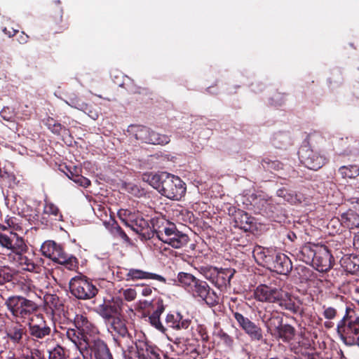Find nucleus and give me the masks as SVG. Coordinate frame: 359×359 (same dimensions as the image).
Returning <instances> with one entry per match:
<instances>
[{"instance_id": "obj_24", "label": "nucleus", "mask_w": 359, "mask_h": 359, "mask_svg": "<svg viewBox=\"0 0 359 359\" xmlns=\"http://www.w3.org/2000/svg\"><path fill=\"white\" fill-rule=\"evenodd\" d=\"M120 310L119 305L116 302L104 301L95 309V312L104 320L105 323H107L119 314Z\"/></svg>"}, {"instance_id": "obj_28", "label": "nucleus", "mask_w": 359, "mask_h": 359, "mask_svg": "<svg viewBox=\"0 0 359 359\" xmlns=\"http://www.w3.org/2000/svg\"><path fill=\"white\" fill-rule=\"evenodd\" d=\"M128 274H129V281H136L138 280H143V279H153L156 280L159 282H161L163 283H166L165 278L158 274L150 273L148 271H144L141 269H128Z\"/></svg>"}, {"instance_id": "obj_7", "label": "nucleus", "mask_w": 359, "mask_h": 359, "mask_svg": "<svg viewBox=\"0 0 359 359\" xmlns=\"http://www.w3.org/2000/svg\"><path fill=\"white\" fill-rule=\"evenodd\" d=\"M40 250L43 256L63 265L68 270L76 271L79 268L78 259L72 255L66 253L63 248L53 241H45Z\"/></svg>"}, {"instance_id": "obj_22", "label": "nucleus", "mask_w": 359, "mask_h": 359, "mask_svg": "<svg viewBox=\"0 0 359 359\" xmlns=\"http://www.w3.org/2000/svg\"><path fill=\"white\" fill-rule=\"evenodd\" d=\"M273 258L269 269L283 275H287L291 271L292 269V262L286 255L276 251Z\"/></svg>"}, {"instance_id": "obj_46", "label": "nucleus", "mask_w": 359, "mask_h": 359, "mask_svg": "<svg viewBox=\"0 0 359 359\" xmlns=\"http://www.w3.org/2000/svg\"><path fill=\"white\" fill-rule=\"evenodd\" d=\"M111 233L121 239H122L126 243L131 244V240L126 233V232L121 229V227L116 223L114 222L111 229Z\"/></svg>"}, {"instance_id": "obj_61", "label": "nucleus", "mask_w": 359, "mask_h": 359, "mask_svg": "<svg viewBox=\"0 0 359 359\" xmlns=\"http://www.w3.org/2000/svg\"><path fill=\"white\" fill-rule=\"evenodd\" d=\"M156 309L154 311V312L152 313V314L161 316V315L163 313V311L165 310L163 300H161V299L158 300L156 303Z\"/></svg>"}, {"instance_id": "obj_57", "label": "nucleus", "mask_w": 359, "mask_h": 359, "mask_svg": "<svg viewBox=\"0 0 359 359\" xmlns=\"http://www.w3.org/2000/svg\"><path fill=\"white\" fill-rule=\"evenodd\" d=\"M124 299L128 302L133 301L137 296V292L135 289L128 288L123 292Z\"/></svg>"}, {"instance_id": "obj_49", "label": "nucleus", "mask_w": 359, "mask_h": 359, "mask_svg": "<svg viewBox=\"0 0 359 359\" xmlns=\"http://www.w3.org/2000/svg\"><path fill=\"white\" fill-rule=\"evenodd\" d=\"M4 222L12 231H19L22 229L21 225L18 223V219L15 217L7 215Z\"/></svg>"}, {"instance_id": "obj_47", "label": "nucleus", "mask_w": 359, "mask_h": 359, "mask_svg": "<svg viewBox=\"0 0 359 359\" xmlns=\"http://www.w3.org/2000/svg\"><path fill=\"white\" fill-rule=\"evenodd\" d=\"M215 335L219 338L222 343L228 347H231L233 346L234 340L233 338L224 332L222 329L218 330L216 332L214 333Z\"/></svg>"}, {"instance_id": "obj_44", "label": "nucleus", "mask_w": 359, "mask_h": 359, "mask_svg": "<svg viewBox=\"0 0 359 359\" xmlns=\"http://www.w3.org/2000/svg\"><path fill=\"white\" fill-rule=\"evenodd\" d=\"M0 359H36L33 353L31 354H22L18 355L13 351H1L0 353Z\"/></svg>"}, {"instance_id": "obj_14", "label": "nucleus", "mask_w": 359, "mask_h": 359, "mask_svg": "<svg viewBox=\"0 0 359 359\" xmlns=\"http://www.w3.org/2000/svg\"><path fill=\"white\" fill-rule=\"evenodd\" d=\"M232 314L239 327L248 334L252 341H259L263 339L262 329L259 325L238 311H232Z\"/></svg>"}, {"instance_id": "obj_35", "label": "nucleus", "mask_w": 359, "mask_h": 359, "mask_svg": "<svg viewBox=\"0 0 359 359\" xmlns=\"http://www.w3.org/2000/svg\"><path fill=\"white\" fill-rule=\"evenodd\" d=\"M25 253L26 252L15 254L18 257L19 264L24 270L30 272H39L40 269L39 266L35 264L32 258H29L27 255H25Z\"/></svg>"}, {"instance_id": "obj_17", "label": "nucleus", "mask_w": 359, "mask_h": 359, "mask_svg": "<svg viewBox=\"0 0 359 359\" xmlns=\"http://www.w3.org/2000/svg\"><path fill=\"white\" fill-rule=\"evenodd\" d=\"M137 140L143 142L165 145L170 142V137L167 135L160 134L146 126L139 127L135 133Z\"/></svg>"}, {"instance_id": "obj_15", "label": "nucleus", "mask_w": 359, "mask_h": 359, "mask_svg": "<svg viewBox=\"0 0 359 359\" xmlns=\"http://www.w3.org/2000/svg\"><path fill=\"white\" fill-rule=\"evenodd\" d=\"M107 325L108 331L114 336V338L118 346H121V342L118 341L116 337H121L126 339L127 346L130 348V343H133L132 335L129 333L128 328L126 325L125 320L121 319L119 316H116L109 322L106 323Z\"/></svg>"}, {"instance_id": "obj_11", "label": "nucleus", "mask_w": 359, "mask_h": 359, "mask_svg": "<svg viewBox=\"0 0 359 359\" xmlns=\"http://www.w3.org/2000/svg\"><path fill=\"white\" fill-rule=\"evenodd\" d=\"M28 332L35 341L43 340L51 336L52 329L42 314H35L27 320Z\"/></svg>"}, {"instance_id": "obj_60", "label": "nucleus", "mask_w": 359, "mask_h": 359, "mask_svg": "<svg viewBox=\"0 0 359 359\" xmlns=\"http://www.w3.org/2000/svg\"><path fill=\"white\" fill-rule=\"evenodd\" d=\"M67 103L69 106L74 107L76 109H81V108H83V107H84V103L83 102H81L79 99H78L77 97L70 98L69 102L67 101Z\"/></svg>"}, {"instance_id": "obj_18", "label": "nucleus", "mask_w": 359, "mask_h": 359, "mask_svg": "<svg viewBox=\"0 0 359 359\" xmlns=\"http://www.w3.org/2000/svg\"><path fill=\"white\" fill-rule=\"evenodd\" d=\"M255 297L262 302L276 303L280 298L282 290L271 284H260L255 290Z\"/></svg>"}, {"instance_id": "obj_5", "label": "nucleus", "mask_w": 359, "mask_h": 359, "mask_svg": "<svg viewBox=\"0 0 359 359\" xmlns=\"http://www.w3.org/2000/svg\"><path fill=\"white\" fill-rule=\"evenodd\" d=\"M268 333L276 339L289 343L296 335L295 328L290 324H283V318L278 311L265 313L262 317Z\"/></svg>"}, {"instance_id": "obj_26", "label": "nucleus", "mask_w": 359, "mask_h": 359, "mask_svg": "<svg viewBox=\"0 0 359 359\" xmlns=\"http://www.w3.org/2000/svg\"><path fill=\"white\" fill-rule=\"evenodd\" d=\"M151 223L152 225L151 238H154L156 236L158 240L161 239V236L166 233V231L168 230L173 224L162 217H156L152 218Z\"/></svg>"}, {"instance_id": "obj_58", "label": "nucleus", "mask_w": 359, "mask_h": 359, "mask_svg": "<svg viewBox=\"0 0 359 359\" xmlns=\"http://www.w3.org/2000/svg\"><path fill=\"white\" fill-rule=\"evenodd\" d=\"M284 94L276 92L271 99V104L275 105H281L284 102Z\"/></svg>"}, {"instance_id": "obj_2", "label": "nucleus", "mask_w": 359, "mask_h": 359, "mask_svg": "<svg viewBox=\"0 0 359 359\" xmlns=\"http://www.w3.org/2000/svg\"><path fill=\"white\" fill-rule=\"evenodd\" d=\"M177 280L193 297L204 302L209 307H214L219 304V296L212 290L208 283L194 275L180 272Z\"/></svg>"}, {"instance_id": "obj_64", "label": "nucleus", "mask_w": 359, "mask_h": 359, "mask_svg": "<svg viewBox=\"0 0 359 359\" xmlns=\"http://www.w3.org/2000/svg\"><path fill=\"white\" fill-rule=\"evenodd\" d=\"M348 201L352 204L353 208L359 212V197H351Z\"/></svg>"}, {"instance_id": "obj_51", "label": "nucleus", "mask_w": 359, "mask_h": 359, "mask_svg": "<svg viewBox=\"0 0 359 359\" xmlns=\"http://www.w3.org/2000/svg\"><path fill=\"white\" fill-rule=\"evenodd\" d=\"M149 320L152 326L163 333L165 332L166 328H165L161 323L160 320V316L151 313V315L149 317Z\"/></svg>"}, {"instance_id": "obj_10", "label": "nucleus", "mask_w": 359, "mask_h": 359, "mask_svg": "<svg viewBox=\"0 0 359 359\" xmlns=\"http://www.w3.org/2000/svg\"><path fill=\"white\" fill-rule=\"evenodd\" d=\"M70 293L76 299L87 300L95 297L98 293V289L85 276H75L69 283Z\"/></svg>"}, {"instance_id": "obj_23", "label": "nucleus", "mask_w": 359, "mask_h": 359, "mask_svg": "<svg viewBox=\"0 0 359 359\" xmlns=\"http://www.w3.org/2000/svg\"><path fill=\"white\" fill-rule=\"evenodd\" d=\"M276 250L271 248H264L261 245H255L252 250V255L256 262L261 266L269 268L272 264Z\"/></svg>"}, {"instance_id": "obj_42", "label": "nucleus", "mask_w": 359, "mask_h": 359, "mask_svg": "<svg viewBox=\"0 0 359 359\" xmlns=\"http://www.w3.org/2000/svg\"><path fill=\"white\" fill-rule=\"evenodd\" d=\"M66 351L61 345L57 344L48 351V359H67Z\"/></svg>"}, {"instance_id": "obj_63", "label": "nucleus", "mask_w": 359, "mask_h": 359, "mask_svg": "<svg viewBox=\"0 0 359 359\" xmlns=\"http://www.w3.org/2000/svg\"><path fill=\"white\" fill-rule=\"evenodd\" d=\"M65 130V128L60 123H56L55 125L52 128V133L56 135H60L62 130Z\"/></svg>"}, {"instance_id": "obj_21", "label": "nucleus", "mask_w": 359, "mask_h": 359, "mask_svg": "<svg viewBox=\"0 0 359 359\" xmlns=\"http://www.w3.org/2000/svg\"><path fill=\"white\" fill-rule=\"evenodd\" d=\"M22 323L15 320L6 327V335L8 339L13 344H22L24 338L27 337V330Z\"/></svg>"}, {"instance_id": "obj_9", "label": "nucleus", "mask_w": 359, "mask_h": 359, "mask_svg": "<svg viewBox=\"0 0 359 359\" xmlns=\"http://www.w3.org/2000/svg\"><path fill=\"white\" fill-rule=\"evenodd\" d=\"M204 277L220 291L226 292L231 287V280L236 270L231 268L205 267L202 269Z\"/></svg>"}, {"instance_id": "obj_52", "label": "nucleus", "mask_w": 359, "mask_h": 359, "mask_svg": "<svg viewBox=\"0 0 359 359\" xmlns=\"http://www.w3.org/2000/svg\"><path fill=\"white\" fill-rule=\"evenodd\" d=\"M196 331L199 336L201 337V339L203 341L207 343L210 338L208 332V330L206 327L203 325H198L196 328Z\"/></svg>"}, {"instance_id": "obj_39", "label": "nucleus", "mask_w": 359, "mask_h": 359, "mask_svg": "<svg viewBox=\"0 0 359 359\" xmlns=\"http://www.w3.org/2000/svg\"><path fill=\"white\" fill-rule=\"evenodd\" d=\"M66 175L70 180L81 187L86 188L90 185V181L88 178L79 174L76 167H74V170L68 169V172Z\"/></svg>"}, {"instance_id": "obj_33", "label": "nucleus", "mask_w": 359, "mask_h": 359, "mask_svg": "<svg viewBox=\"0 0 359 359\" xmlns=\"http://www.w3.org/2000/svg\"><path fill=\"white\" fill-rule=\"evenodd\" d=\"M118 215L123 224L128 227H130L137 220V218L142 216L140 212L132 211L128 209H120Z\"/></svg>"}, {"instance_id": "obj_41", "label": "nucleus", "mask_w": 359, "mask_h": 359, "mask_svg": "<svg viewBox=\"0 0 359 359\" xmlns=\"http://www.w3.org/2000/svg\"><path fill=\"white\" fill-rule=\"evenodd\" d=\"M339 173L343 178H354L359 175V168L355 165L341 166L339 169Z\"/></svg>"}, {"instance_id": "obj_38", "label": "nucleus", "mask_w": 359, "mask_h": 359, "mask_svg": "<svg viewBox=\"0 0 359 359\" xmlns=\"http://www.w3.org/2000/svg\"><path fill=\"white\" fill-rule=\"evenodd\" d=\"M352 141V137L337 138L334 142V149H337L340 154L348 155L351 152L350 143Z\"/></svg>"}, {"instance_id": "obj_43", "label": "nucleus", "mask_w": 359, "mask_h": 359, "mask_svg": "<svg viewBox=\"0 0 359 359\" xmlns=\"http://www.w3.org/2000/svg\"><path fill=\"white\" fill-rule=\"evenodd\" d=\"M290 140L289 134L283 132H278L274 134L273 144L277 148L281 149Z\"/></svg>"}, {"instance_id": "obj_54", "label": "nucleus", "mask_w": 359, "mask_h": 359, "mask_svg": "<svg viewBox=\"0 0 359 359\" xmlns=\"http://www.w3.org/2000/svg\"><path fill=\"white\" fill-rule=\"evenodd\" d=\"M1 117L7 121H11L14 117V111L9 107H4L0 112Z\"/></svg>"}, {"instance_id": "obj_59", "label": "nucleus", "mask_w": 359, "mask_h": 359, "mask_svg": "<svg viewBox=\"0 0 359 359\" xmlns=\"http://www.w3.org/2000/svg\"><path fill=\"white\" fill-rule=\"evenodd\" d=\"M128 269L126 268H118L116 272V276L120 280L129 281Z\"/></svg>"}, {"instance_id": "obj_34", "label": "nucleus", "mask_w": 359, "mask_h": 359, "mask_svg": "<svg viewBox=\"0 0 359 359\" xmlns=\"http://www.w3.org/2000/svg\"><path fill=\"white\" fill-rule=\"evenodd\" d=\"M63 11L61 8H58L54 15L51 17V27L54 33H61L69 27L68 23H62Z\"/></svg>"}, {"instance_id": "obj_62", "label": "nucleus", "mask_w": 359, "mask_h": 359, "mask_svg": "<svg viewBox=\"0 0 359 359\" xmlns=\"http://www.w3.org/2000/svg\"><path fill=\"white\" fill-rule=\"evenodd\" d=\"M285 198L291 203H297L302 200V196L295 194H290L285 196Z\"/></svg>"}, {"instance_id": "obj_29", "label": "nucleus", "mask_w": 359, "mask_h": 359, "mask_svg": "<svg viewBox=\"0 0 359 359\" xmlns=\"http://www.w3.org/2000/svg\"><path fill=\"white\" fill-rule=\"evenodd\" d=\"M341 225L348 229L359 228V212L354 208L349 209L340 216Z\"/></svg>"}, {"instance_id": "obj_48", "label": "nucleus", "mask_w": 359, "mask_h": 359, "mask_svg": "<svg viewBox=\"0 0 359 359\" xmlns=\"http://www.w3.org/2000/svg\"><path fill=\"white\" fill-rule=\"evenodd\" d=\"M262 165L264 169L278 170L282 168V163L278 161H271L267 158L262 161Z\"/></svg>"}, {"instance_id": "obj_36", "label": "nucleus", "mask_w": 359, "mask_h": 359, "mask_svg": "<svg viewBox=\"0 0 359 359\" xmlns=\"http://www.w3.org/2000/svg\"><path fill=\"white\" fill-rule=\"evenodd\" d=\"M43 215L50 217L52 221H62V215L59 208L52 203H46L43 208Z\"/></svg>"}, {"instance_id": "obj_53", "label": "nucleus", "mask_w": 359, "mask_h": 359, "mask_svg": "<svg viewBox=\"0 0 359 359\" xmlns=\"http://www.w3.org/2000/svg\"><path fill=\"white\" fill-rule=\"evenodd\" d=\"M80 110L83 111L93 120H96L98 118V112L95 109H94L91 105H88V104L84 103L83 108H81Z\"/></svg>"}, {"instance_id": "obj_50", "label": "nucleus", "mask_w": 359, "mask_h": 359, "mask_svg": "<svg viewBox=\"0 0 359 359\" xmlns=\"http://www.w3.org/2000/svg\"><path fill=\"white\" fill-rule=\"evenodd\" d=\"M179 319H180V313H168L166 316L165 323L169 327L175 330L176 327H179V324L177 323Z\"/></svg>"}, {"instance_id": "obj_4", "label": "nucleus", "mask_w": 359, "mask_h": 359, "mask_svg": "<svg viewBox=\"0 0 359 359\" xmlns=\"http://www.w3.org/2000/svg\"><path fill=\"white\" fill-rule=\"evenodd\" d=\"M7 310L15 320L25 323L39 310V304L22 295L12 294L4 302Z\"/></svg>"}, {"instance_id": "obj_55", "label": "nucleus", "mask_w": 359, "mask_h": 359, "mask_svg": "<svg viewBox=\"0 0 359 359\" xmlns=\"http://www.w3.org/2000/svg\"><path fill=\"white\" fill-rule=\"evenodd\" d=\"M323 308L324 309L323 315L325 318L332 320L337 316V311L334 308L331 306L325 307V306H323Z\"/></svg>"}, {"instance_id": "obj_3", "label": "nucleus", "mask_w": 359, "mask_h": 359, "mask_svg": "<svg viewBox=\"0 0 359 359\" xmlns=\"http://www.w3.org/2000/svg\"><path fill=\"white\" fill-rule=\"evenodd\" d=\"M67 319L73 323L75 328H68L66 330V337L74 345L83 339L95 337V334H100L99 328L86 312L79 311L72 315L68 313Z\"/></svg>"}, {"instance_id": "obj_32", "label": "nucleus", "mask_w": 359, "mask_h": 359, "mask_svg": "<svg viewBox=\"0 0 359 359\" xmlns=\"http://www.w3.org/2000/svg\"><path fill=\"white\" fill-rule=\"evenodd\" d=\"M341 264L345 271L350 273L359 272V255H349L344 257Z\"/></svg>"}, {"instance_id": "obj_40", "label": "nucleus", "mask_w": 359, "mask_h": 359, "mask_svg": "<svg viewBox=\"0 0 359 359\" xmlns=\"http://www.w3.org/2000/svg\"><path fill=\"white\" fill-rule=\"evenodd\" d=\"M44 302L52 310L60 311L63 307V302L55 294H46Z\"/></svg>"}, {"instance_id": "obj_19", "label": "nucleus", "mask_w": 359, "mask_h": 359, "mask_svg": "<svg viewBox=\"0 0 359 359\" xmlns=\"http://www.w3.org/2000/svg\"><path fill=\"white\" fill-rule=\"evenodd\" d=\"M137 359H161L163 352L156 345L149 344L144 340L135 342Z\"/></svg>"}, {"instance_id": "obj_30", "label": "nucleus", "mask_w": 359, "mask_h": 359, "mask_svg": "<svg viewBox=\"0 0 359 359\" xmlns=\"http://www.w3.org/2000/svg\"><path fill=\"white\" fill-rule=\"evenodd\" d=\"M130 228L145 240L152 238L151 228L149 226L148 221L144 219L142 216L137 218V220Z\"/></svg>"}, {"instance_id": "obj_12", "label": "nucleus", "mask_w": 359, "mask_h": 359, "mask_svg": "<svg viewBox=\"0 0 359 359\" xmlns=\"http://www.w3.org/2000/svg\"><path fill=\"white\" fill-rule=\"evenodd\" d=\"M298 155L301 163L313 170H319L328 162V158L324 154L307 147H302Z\"/></svg>"}, {"instance_id": "obj_45", "label": "nucleus", "mask_w": 359, "mask_h": 359, "mask_svg": "<svg viewBox=\"0 0 359 359\" xmlns=\"http://www.w3.org/2000/svg\"><path fill=\"white\" fill-rule=\"evenodd\" d=\"M308 142L311 147L318 148L324 142L325 139L319 132L310 133L307 137Z\"/></svg>"}, {"instance_id": "obj_1", "label": "nucleus", "mask_w": 359, "mask_h": 359, "mask_svg": "<svg viewBox=\"0 0 359 359\" xmlns=\"http://www.w3.org/2000/svg\"><path fill=\"white\" fill-rule=\"evenodd\" d=\"M143 180L171 200H180L186 192L185 183L179 177L166 172L144 175Z\"/></svg>"}, {"instance_id": "obj_25", "label": "nucleus", "mask_w": 359, "mask_h": 359, "mask_svg": "<svg viewBox=\"0 0 359 359\" xmlns=\"http://www.w3.org/2000/svg\"><path fill=\"white\" fill-rule=\"evenodd\" d=\"M234 220L236 226L243 229L245 231H251L256 226L255 217L241 210L236 211Z\"/></svg>"}, {"instance_id": "obj_6", "label": "nucleus", "mask_w": 359, "mask_h": 359, "mask_svg": "<svg viewBox=\"0 0 359 359\" xmlns=\"http://www.w3.org/2000/svg\"><path fill=\"white\" fill-rule=\"evenodd\" d=\"M83 359H114L107 342L95 334L75 345Z\"/></svg>"}, {"instance_id": "obj_37", "label": "nucleus", "mask_w": 359, "mask_h": 359, "mask_svg": "<svg viewBox=\"0 0 359 359\" xmlns=\"http://www.w3.org/2000/svg\"><path fill=\"white\" fill-rule=\"evenodd\" d=\"M15 276V269L8 266H0V285L14 281Z\"/></svg>"}, {"instance_id": "obj_13", "label": "nucleus", "mask_w": 359, "mask_h": 359, "mask_svg": "<svg viewBox=\"0 0 359 359\" xmlns=\"http://www.w3.org/2000/svg\"><path fill=\"white\" fill-rule=\"evenodd\" d=\"M0 247L14 254L27 252L28 250L25 239L13 231L0 233Z\"/></svg>"}, {"instance_id": "obj_27", "label": "nucleus", "mask_w": 359, "mask_h": 359, "mask_svg": "<svg viewBox=\"0 0 359 359\" xmlns=\"http://www.w3.org/2000/svg\"><path fill=\"white\" fill-rule=\"evenodd\" d=\"M282 293H283V291ZM276 303H278L283 309L287 310L293 314L299 313L302 311L300 302L291 295H288L287 293L285 296H283V294H280V298Z\"/></svg>"}, {"instance_id": "obj_20", "label": "nucleus", "mask_w": 359, "mask_h": 359, "mask_svg": "<svg viewBox=\"0 0 359 359\" xmlns=\"http://www.w3.org/2000/svg\"><path fill=\"white\" fill-rule=\"evenodd\" d=\"M333 257L326 246L317 248L315 261L312 266L318 271L326 272L332 266Z\"/></svg>"}, {"instance_id": "obj_16", "label": "nucleus", "mask_w": 359, "mask_h": 359, "mask_svg": "<svg viewBox=\"0 0 359 359\" xmlns=\"http://www.w3.org/2000/svg\"><path fill=\"white\" fill-rule=\"evenodd\" d=\"M159 241L173 248L179 249L186 246L190 239L187 234L179 231L173 223Z\"/></svg>"}, {"instance_id": "obj_31", "label": "nucleus", "mask_w": 359, "mask_h": 359, "mask_svg": "<svg viewBox=\"0 0 359 359\" xmlns=\"http://www.w3.org/2000/svg\"><path fill=\"white\" fill-rule=\"evenodd\" d=\"M317 248H319V246L305 245L301 248L300 250L297 254V257L299 260L306 264L312 265L313 261H315Z\"/></svg>"}, {"instance_id": "obj_56", "label": "nucleus", "mask_w": 359, "mask_h": 359, "mask_svg": "<svg viewBox=\"0 0 359 359\" xmlns=\"http://www.w3.org/2000/svg\"><path fill=\"white\" fill-rule=\"evenodd\" d=\"M177 323L179 324V327H176L175 330H187L190 326L191 320L189 318H184V316L180 313V319L177 320Z\"/></svg>"}, {"instance_id": "obj_8", "label": "nucleus", "mask_w": 359, "mask_h": 359, "mask_svg": "<svg viewBox=\"0 0 359 359\" xmlns=\"http://www.w3.org/2000/svg\"><path fill=\"white\" fill-rule=\"evenodd\" d=\"M337 330L346 344L359 346V317L353 310L346 308V315L338 323Z\"/></svg>"}]
</instances>
